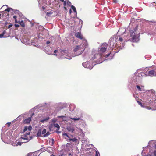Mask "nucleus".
Instances as JSON below:
<instances>
[{
  "label": "nucleus",
  "instance_id": "nucleus-41",
  "mask_svg": "<svg viewBox=\"0 0 156 156\" xmlns=\"http://www.w3.org/2000/svg\"><path fill=\"white\" fill-rule=\"evenodd\" d=\"M16 17H16V16H13V18L14 19H15V23H17V20H16Z\"/></svg>",
  "mask_w": 156,
  "mask_h": 156
},
{
  "label": "nucleus",
  "instance_id": "nucleus-64",
  "mask_svg": "<svg viewBox=\"0 0 156 156\" xmlns=\"http://www.w3.org/2000/svg\"><path fill=\"white\" fill-rule=\"evenodd\" d=\"M15 38H16V39H18V38H16V37Z\"/></svg>",
  "mask_w": 156,
  "mask_h": 156
},
{
  "label": "nucleus",
  "instance_id": "nucleus-17",
  "mask_svg": "<svg viewBox=\"0 0 156 156\" xmlns=\"http://www.w3.org/2000/svg\"><path fill=\"white\" fill-rule=\"evenodd\" d=\"M126 29L125 28H121L119 29L118 31L119 34H122L125 32Z\"/></svg>",
  "mask_w": 156,
  "mask_h": 156
},
{
  "label": "nucleus",
  "instance_id": "nucleus-59",
  "mask_svg": "<svg viewBox=\"0 0 156 156\" xmlns=\"http://www.w3.org/2000/svg\"><path fill=\"white\" fill-rule=\"evenodd\" d=\"M122 46H123H123H124V44H122Z\"/></svg>",
  "mask_w": 156,
  "mask_h": 156
},
{
  "label": "nucleus",
  "instance_id": "nucleus-39",
  "mask_svg": "<svg viewBox=\"0 0 156 156\" xmlns=\"http://www.w3.org/2000/svg\"><path fill=\"white\" fill-rule=\"evenodd\" d=\"M27 130V127L26 126L23 129L24 132L26 131Z\"/></svg>",
  "mask_w": 156,
  "mask_h": 156
},
{
  "label": "nucleus",
  "instance_id": "nucleus-38",
  "mask_svg": "<svg viewBox=\"0 0 156 156\" xmlns=\"http://www.w3.org/2000/svg\"><path fill=\"white\" fill-rule=\"evenodd\" d=\"M32 127L31 126H30L28 127H27V129L29 131H30L31 130Z\"/></svg>",
  "mask_w": 156,
  "mask_h": 156
},
{
  "label": "nucleus",
  "instance_id": "nucleus-58",
  "mask_svg": "<svg viewBox=\"0 0 156 156\" xmlns=\"http://www.w3.org/2000/svg\"><path fill=\"white\" fill-rule=\"evenodd\" d=\"M119 48H120L121 49H122V48L121 46H120L119 47Z\"/></svg>",
  "mask_w": 156,
  "mask_h": 156
},
{
  "label": "nucleus",
  "instance_id": "nucleus-30",
  "mask_svg": "<svg viewBox=\"0 0 156 156\" xmlns=\"http://www.w3.org/2000/svg\"><path fill=\"white\" fill-rule=\"evenodd\" d=\"M69 118H70L71 119L73 120L74 121H76L79 120L80 119V118H71L70 117H69Z\"/></svg>",
  "mask_w": 156,
  "mask_h": 156
},
{
  "label": "nucleus",
  "instance_id": "nucleus-7",
  "mask_svg": "<svg viewBox=\"0 0 156 156\" xmlns=\"http://www.w3.org/2000/svg\"><path fill=\"white\" fill-rule=\"evenodd\" d=\"M60 57L58 56V58H67L68 59L70 60L72 58L70 56V54H69L67 51L66 50H61L60 51Z\"/></svg>",
  "mask_w": 156,
  "mask_h": 156
},
{
  "label": "nucleus",
  "instance_id": "nucleus-23",
  "mask_svg": "<svg viewBox=\"0 0 156 156\" xmlns=\"http://www.w3.org/2000/svg\"><path fill=\"white\" fill-rule=\"evenodd\" d=\"M31 120V118L29 117L27 119H26L24 121V122L25 123L27 124L30 122Z\"/></svg>",
  "mask_w": 156,
  "mask_h": 156
},
{
  "label": "nucleus",
  "instance_id": "nucleus-55",
  "mask_svg": "<svg viewBox=\"0 0 156 156\" xmlns=\"http://www.w3.org/2000/svg\"><path fill=\"white\" fill-rule=\"evenodd\" d=\"M40 0H38L39 3V5L40 4Z\"/></svg>",
  "mask_w": 156,
  "mask_h": 156
},
{
  "label": "nucleus",
  "instance_id": "nucleus-3",
  "mask_svg": "<svg viewBox=\"0 0 156 156\" xmlns=\"http://www.w3.org/2000/svg\"><path fill=\"white\" fill-rule=\"evenodd\" d=\"M87 42L86 40H84L82 43L80 45L76 46L74 49V55L73 56V57L81 55L84 51V48L87 45Z\"/></svg>",
  "mask_w": 156,
  "mask_h": 156
},
{
  "label": "nucleus",
  "instance_id": "nucleus-60",
  "mask_svg": "<svg viewBox=\"0 0 156 156\" xmlns=\"http://www.w3.org/2000/svg\"><path fill=\"white\" fill-rule=\"evenodd\" d=\"M51 156H55V155H54L53 154H52Z\"/></svg>",
  "mask_w": 156,
  "mask_h": 156
},
{
  "label": "nucleus",
  "instance_id": "nucleus-57",
  "mask_svg": "<svg viewBox=\"0 0 156 156\" xmlns=\"http://www.w3.org/2000/svg\"><path fill=\"white\" fill-rule=\"evenodd\" d=\"M99 155L98 154H95V156H99Z\"/></svg>",
  "mask_w": 156,
  "mask_h": 156
},
{
  "label": "nucleus",
  "instance_id": "nucleus-56",
  "mask_svg": "<svg viewBox=\"0 0 156 156\" xmlns=\"http://www.w3.org/2000/svg\"><path fill=\"white\" fill-rule=\"evenodd\" d=\"M42 8L43 10H44L45 9L44 8L43 6L42 7Z\"/></svg>",
  "mask_w": 156,
  "mask_h": 156
},
{
  "label": "nucleus",
  "instance_id": "nucleus-31",
  "mask_svg": "<svg viewBox=\"0 0 156 156\" xmlns=\"http://www.w3.org/2000/svg\"><path fill=\"white\" fill-rule=\"evenodd\" d=\"M53 12L52 11H48L46 13V15L49 16H50L53 14Z\"/></svg>",
  "mask_w": 156,
  "mask_h": 156
},
{
  "label": "nucleus",
  "instance_id": "nucleus-18",
  "mask_svg": "<svg viewBox=\"0 0 156 156\" xmlns=\"http://www.w3.org/2000/svg\"><path fill=\"white\" fill-rule=\"evenodd\" d=\"M75 36L77 38H78L80 39H82L83 41L84 40H85L83 38L82 35L81 34L80 32H77L75 34Z\"/></svg>",
  "mask_w": 156,
  "mask_h": 156
},
{
  "label": "nucleus",
  "instance_id": "nucleus-42",
  "mask_svg": "<svg viewBox=\"0 0 156 156\" xmlns=\"http://www.w3.org/2000/svg\"><path fill=\"white\" fill-rule=\"evenodd\" d=\"M123 39L121 37L119 38V41L120 42H122V41Z\"/></svg>",
  "mask_w": 156,
  "mask_h": 156
},
{
  "label": "nucleus",
  "instance_id": "nucleus-8",
  "mask_svg": "<svg viewBox=\"0 0 156 156\" xmlns=\"http://www.w3.org/2000/svg\"><path fill=\"white\" fill-rule=\"evenodd\" d=\"M12 133L11 131H8L6 134V136H4V133H1V138L2 140L4 142H6L5 140L8 139L10 140L12 136Z\"/></svg>",
  "mask_w": 156,
  "mask_h": 156
},
{
  "label": "nucleus",
  "instance_id": "nucleus-25",
  "mask_svg": "<svg viewBox=\"0 0 156 156\" xmlns=\"http://www.w3.org/2000/svg\"><path fill=\"white\" fill-rule=\"evenodd\" d=\"M18 23L22 27H24L25 26V24L23 20L19 21L18 22Z\"/></svg>",
  "mask_w": 156,
  "mask_h": 156
},
{
  "label": "nucleus",
  "instance_id": "nucleus-44",
  "mask_svg": "<svg viewBox=\"0 0 156 156\" xmlns=\"http://www.w3.org/2000/svg\"><path fill=\"white\" fill-rule=\"evenodd\" d=\"M98 154L100 155V154L98 151H96V154Z\"/></svg>",
  "mask_w": 156,
  "mask_h": 156
},
{
  "label": "nucleus",
  "instance_id": "nucleus-43",
  "mask_svg": "<svg viewBox=\"0 0 156 156\" xmlns=\"http://www.w3.org/2000/svg\"><path fill=\"white\" fill-rule=\"evenodd\" d=\"M153 155L154 156H156V150L154 151Z\"/></svg>",
  "mask_w": 156,
  "mask_h": 156
},
{
  "label": "nucleus",
  "instance_id": "nucleus-1",
  "mask_svg": "<svg viewBox=\"0 0 156 156\" xmlns=\"http://www.w3.org/2000/svg\"><path fill=\"white\" fill-rule=\"evenodd\" d=\"M147 68L145 69V73L140 72V70H137L134 73L133 77V80L138 82L141 81L142 77L145 76H150L151 77L156 76V66L151 70H149L145 72Z\"/></svg>",
  "mask_w": 156,
  "mask_h": 156
},
{
  "label": "nucleus",
  "instance_id": "nucleus-10",
  "mask_svg": "<svg viewBox=\"0 0 156 156\" xmlns=\"http://www.w3.org/2000/svg\"><path fill=\"white\" fill-rule=\"evenodd\" d=\"M93 62L92 60L91 59L89 61H87L83 63H82V65L84 67L91 70L92 69L93 67Z\"/></svg>",
  "mask_w": 156,
  "mask_h": 156
},
{
  "label": "nucleus",
  "instance_id": "nucleus-47",
  "mask_svg": "<svg viewBox=\"0 0 156 156\" xmlns=\"http://www.w3.org/2000/svg\"><path fill=\"white\" fill-rule=\"evenodd\" d=\"M64 2V5L65 6L66 5V1H64L63 2Z\"/></svg>",
  "mask_w": 156,
  "mask_h": 156
},
{
  "label": "nucleus",
  "instance_id": "nucleus-51",
  "mask_svg": "<svg viewBox=\"0 0 156 156\" xmlns=\"http://www.w3.org/2000/svg\"><path fill=\"white\" fill-rule=\"evenodd\" d=\"M147 108L148 109H151V108L150 107H147Z\"/></svg>",
  "mask_w": 156,
  "mask_h": 156
},
{
  "label": "nucleus",
  "instance_id": "nucleus-15",
  "mask_svg": "<svg viewBox=\"0 0 156 156\" xmlns=\"http://www.w3.org/2000/svg\"><path fill=\"white\" fill-rule=\"evenodd\" d=\"M11 144L13 146H21V143L20 140V138L15 141H13L11 142Z\"/></svg>",
  "mask_w": 156,
  "mask_h": 156
},
{
  "label": "nucleus",
  "instance_id": "nucleus-63",
  "mask_svg": "<svg viewBox=\"0 0 156 156\" xmlns=\"http://www.w3.org/2000/svg\"><path fill=\"white\" fill-rule=\"evenodd\" d=\"M70 13H71V10H70Z\"/></svg>",
  "mask_w": 156,
  "mask_h": 156
},
{
  "label": "nucleus",
  "instance_id": "nucleus-49",
  "mask_svg": "<svg viewBox=\"0 0 156 156\" xmlns=\"http://www.w3.org/2000/svg\"><path fill=\"white\" fill-rule=\"evenodd\" d=\"M72 155H73V154H71V153H69L68 154V155H69V156H70V155H71V156H72Z\"/></svg>",
  "mask_w": 156,
  "mask_h": 156
},
{
  "label": "nucleus",
  "instance_id": "nucleus-46",
  "mask_svg": "<svg viewBox=\"0 0 156 156\" xmlns=\"http://www.w3.org/2000/svg\"><path fill=\"white\" fill-rule=\"evenodd\" d=\"M67 4L69 5L70 6L71 4V3L70 2L68 1V2H67Z\"/></svg>",
  "mask_w": 156,
  "mask_h": 156
},
{
  "label": "nucleus",
  "instance_id": "nucleus-45",
  "mask_svg": "<svg viewBox=\"0 0 156 156\" xmlns=\"http://www.w3.org/2000/svg\"><path fill=\"white\" fill-rule=\"evenodd\" d=\"M12 24H10L8 26V28H10L12 27Z\"/></svg>",
  "mask_w": 156,
  "mask_h": 156
},
{
  "label": "nucleus",
  "instance_id": "nucleus-48",
  "mask_svg": "<svg viewBox=\"0 0 156 156\" xmlns=\"http://www.w3.org/2000/svg\"><path fill=\"white\" fill-rule=\"evenodd\" d=\"M11 122H8L6 124H7L8 125V126H9L11 124Z\"/></svg>",
  "mask_w": 156,
  "mask_h": 156
},
{
  "label": "nucleus",
  "instance_id": "nucleus-4",
  "mask_svg": "<svg viewBox=\"0 0 156 156\" xmlns=\"http://www.w3.org/2000/svg\"><path fill=\"white\" fill-rule=\"evenodd\" d=\"M137 25L134 24L133 27L129 30L130 36L133 42H137L139 40V33L137 31Z\"/></svg>",
  "mask_w": 156,
  "mask_h": 156
},
{
  "label": "nucleus",
  "instance_id": "nucleus-62",
  "mask_svg": "<svg viewBox=\"0 0 156 156\" xmlns=\"http://www.w3.org/2000/svg\"><path fill=\"white\" fill-rule=\"evenodd\" d=\"M34 114V113H33V114H32V116H33Z\"/></svg>",
  "mask_w": 156,
  "mask_h": 156
},
{
  "label": "nucleus",
  "instance_id": "nucleus-27",
  "mask_svg": "<svg viewBox=\"0 0 156 156\" xmlns=\"http://www.w3.org/2000/svg\"><path fill=\"white\" fill-rule=\"evenodd\" d=\"M63 136H66V137H65V138L67 140H68V139L69 138V137L68 136L67 134L65 133H63Z\"/></svg>",
  "mask_w": 156,
  "mask_h": 156
},
{
  "label": "nucleus",
  "instance_id": "nucleus-24",
  "mask_svg": "<svg viewBox=\"0 0 156 156\" xmlns=\"http://www.w3.org/2000/svg\"><path fill=\"white\" fill-rule=\"evenodd\" d=\"M2 14L5 16L3 17V18H5L7 17L8 16L9 13L7 12H2Z\"/></svg>",
  "mask_w": 156,
  "mask_h": 156
},
{
  "label": "nucleus",
  "instance_id": "nucleus-5",
  "mask_svg": "<svg viewBox=\"0 0 156 156\" xmlns=\"http://www.w3.org/2000/svg\"><path fill=\"white\" fill-rule=\"evenodd\" d=\"M144 102L147 105L152 106L156 110V97L152 98L151 96H148Z\"/></svg>",
  "mask_w": 156,
  "mask_h": 156
},
{
  "label": "nucleus",
  "instance_id": "nucleus-29",
  "mask_svg": "<svg viewBox=\"0 0 156 156\" xmlns=\"http://www.w3.org/2000/svg\"><path fill=\"white\" fill-rule=\"evenodd\" d=\"M71 7L72 9H73V11L74 12L76 13V14L77 13V12L76 10V8L73 5H71Z\"/></svg>",
  "mask_w": 156,
  "mask_h": 156
},
{
  "label": "nucleus",
  "instance_id": "nucleus-40",
  "mask_svg": "<svg viewBox=\"0 0 156 156\" xmlns=\"http://www.w3.org/2000/svg\"><path fill=\"white\" fill-rule=\"evenodd\" d=\"M50 43V42L49 41H47V42H46V44H47V46H46L45 48L46 47H49L48 46V44H49Z\"/></svg>",
  "mask_w": 156,
  "mask_h": 156
},
{
  "label": "nucleus",
  "instance_id": "nucleus-32",
  "mask_svg": "<svg viewBox=\"0 0 156 156\" xmlns=\"http://www.w3.org/2000/svg\"><path fill=\"white\" fill-rule=\"evenodd\" d=\"M68 140H69V141H72L73 142H76L77 140L75 138L71 139L70 138H69Z\"/></svg>",
  "mask_w": 156,
  "mask_h": 156
},
{
  "label": "nucleus",
  "instance_id": "nucleus-33",
  "mask_svg": "<svg viewBox=\"0 0 156 156\" xmlns=\"http://www.w3.org/2000/svg\"><path fill=\"white\" fill-rule=\"evenodd\" d=\"M146 156H154V155L153 153L151 152V150L149 151V152L148 154Z\"/></svg>",
  "mask_w": 156,
  "mask_h": 156
},
{
  "label": "nucleus",
  "instance_id": "nucleus-61",
  "mask_svg": "<svg viewBox=\"0 0 156 156\" xmlns=\"http://www.w3.org/2000/svg\"><path fill=\"white\" fill-rule=\"evenodd\" d=\"M52 141H54V139H52Z\"/></svg>",
  "mask_w": 156,
  "mask_h": 156
},
{
  "label": "nucleus",
  "instance_id": "nucleus-35",
  "mask_svg": "<svg viewBox=\"0 0 156 156\" xmlns=\"http://www.w3.org/2000/svg\"><path fill=\"white\" fill-rule=\"evenodd\" d=\"M148 92L151 93L152 94H154V91L153 90H148Z\"/></svg>",
  "mask_w": 156,
  "mask_h": 156
},
{
  "label": "nucleus",
  "instance_id": "nucleus-21",
  "mask_svg": "<svg viewBox=\"0 0 156 156\" xmlns=\"http://www.w3.org/2000/svg\"><path fill=\"white\" fill-rule=\"evenodd\" d=\"M67 129L69 131L73 133L74 131V128L73 127L68 126L67 128Z\"/></svg>",
  "mask_w": 156,
  "mask_h": 156
},
{
  "label": "nucleus",
  "instance_id": "nucleus-20",
  "mask_svg": "<svg viewBox=\"0 0 156 156\" xmlns=\"http://www.w3.org/2000/svg\"><path fill=\"white\" fill-rule=\"evenodd\" d=\"M147 147H143V150L141 153V154L143 156H146L147 155L146 154L147 152Z\"/></svg>",
  "mask_w": 156,
  "mask_h": 156
},
{
  "label": "nucleus",
  "instance_id": "nucleus-16",
  "mask_svg": "<svg viewBox=\"0 0 156 156\" xmlns=\"http://www.w3.org/2000/svg\"><path fill=\"white\" fill-rule=\"evenodd\" d=\"M41 133L42 134L44 135V137L47 136L50 134V133L49 132H46V129H43L41 132Z\"/></svg>",
  "mask_w": 156,
  "mask_h": 156
},
{
  "label": "nucleus",
  "instance_id": "nucleus-54",
  "mask_svg": "<svg viewBox=\"0 0 156 156\" xmlns=\"http://www.w3.org/2000/svg\"><path fill=\"white\" fill-rule=\"evenodd\" d=\"M130 26H131V25L130 24L129 25V29L130 28Z\"/></svg>",
  "mask_w": 156,
  "mask_h": 156
},
{
  "label": "nucleus",
  "instance_id": "nucleus-2",
  "mask_svg": "<svg viewBox=\"0 0 156 156\" xmlns=\"http://www.w3.org/2000/svg\"><path fill=\"white\" fill-rule=\"evenodd\" d=\"M111 54V53H110L105 56L98 52V53H96L94 55L91 59L96 64H99L102 63L104 60L111 59L112 58V56H110Z\"/></svg>",
  "mask_w": 156,
  "mask_h": 156
},
{
  "label": "nucleus",
  "instance_id": "nucleus-11",
  "mask_svg": "<svg viewBox=\"0 0 156 156\" xmlns=\"http://www.w3.org/2000/svg\"><path fill=\"white\" fill-rule=\"evenodd\" d=\"M52 49L51 47H46L45 48V51H46V53L47 54L49 55H54L56 56H57V54H56V53L58 52V51L57 50H55L54 51V54L52 53V51L51 50Z\"/></svg>",
  "mask_w": 156,
  "mask_h": 156
},
{
  "label": "nucleus",
  "instance_id": "nucleus-28",
  "mask_svg": "<svg viewBox=\"0 0 156 156\" xmlns=\"http://www.w3.org/2000/svg\"><path fill=\"white\" fill-rule=\"evenodd\" d=\"M54 126L55 128H57L58 130H59V129H60V126L58 124H57V123L54 124Z\"/></svg>",
  "mask_w": 156,
  "mask_h": 156
},
{
  "label": "nucleus",
  "instance_id": "nucleus-14",
  "mask_svg": "<svg viewBox=\"0 0 156 156\" xmlns=\"http://www.w3.org/2000/svg\"><path fill=\"white\" fill-rule=\"evenodd\" d=\"M148 146L153 149H156V141L155 140H151L149 142Z\"/></svg>",
  "mask_w": 156,
  "mask_h": 156
},
{
  "label": "nucleus",
  "instance_id": "nucleus-19",
  "mask_svg": "<svg viewBox=\"0 0 156 156\" xmlns=\"http://www.w3.org/2000/svg\"><path fill=\"white\" fill-rule=\"evenodd\" d=\"M136 87L138 91H144L145 90L144 86H140L139 85H137L136 86Z\"/></svg>",
  "mask_w": 156,
  "mask_h": 156
},
{
  "label": "nucleus",
  "instance_id": "nucleus-12",
  "mask_svg": "<svg viewBox=\"0 0 156 156\" xmlns=\"http://www.w3.org/2000/svg\"><path fill=\"white\" fill-rule=\"evenodd\" d=\"M40 119V122L42 123H44V122H48L49 119V117L48 116H46L45 114H44L41 115L39 117Z\"/></svg>",
  "mask_w": 156,
  "mask_h": 156
},
{
  "label": "nucleus",
  "instance_id": "nucleus-37",
  "mask_svg": "<svg viewBox=\"0 0 156 156\" xmlns=\"http://www.w3.org/2000/svg\"><path fill=\"white\" fill-rule=\"evenodd\" d=\"M137 102L139 105H141V107H144V106H143V105H142V103L140 102L139 101H137Z\"/></svg>",
  "mask_w": 156,
  "mask_h": 156
},
{
  "label": "nucleus",
  "instance_id": "nucleus-50",
  "mask_svg": "<svg viewBox=\"0 0 156 156\" xmlns=\"http://www.w3.org/2000/svg\"><path fill=\"white\" fill-rule=\"evenodd\" d=\"M31 154L30 153H29L27 154V156H31Z\"/></svg>",
  "mask_w": 156,
  "mask_h": 156
},
{
  "label": "nucleus",
  "instance_id": "nucleus-36",
  "mask_svg": "<svg viewBox=\"0 0 156 156\" xmlns=\"http://www.w3.org/2000/svg\"><path fill=\"white\" fill-rule=\"evenodd\" d=\"M66 114H65V115H64L60 116H59L58 117V118H66Z\"/></svg>",
  "mask_w": 156,
  "mask_h": 156
},
{
  "label": "nucleus",
  "instance_id": "nucleus-13",
  "mask_svg": "<svg viewBox=\"0 0 156 156\" xmlns=\"http://www.w3.org/2000/svg\"><path fill=\"white\" fill-rule=\"evenodd\" d=\"M30 134V132H27V133L24 135L25 137H21L20 138V141L21 145L22 144L27 143L29 141L28 137H27V136L29 135Z\"/></svg>",
  "mask_w": 156,
  "mask_h": 156
},
{
  "label": "nucleus",
  "instance_id": "nucleus-53",
  "mask_svg": "<svg viewBox=\"0 0 156 156\" xmlns=\"http://www.w3.org/2000/svg\"><path fill=\"white\" fill-rule=\"evenodd\" d=\"M114 2H115V3L116 2H117V0H114Z\"/></svg>",
  "mask_w": 156,
  "mask_h": 156
},
{
  "label": "nucleus",
  "instance_id": "nucleus-22",
  "mask_svg": "<svg viewBox=\"0 0 156 156\" xmlns=\"http://www.w3.org/2000/svg\"><path fill=\"white\" fill-rule=\"evenodd\" d=\"M6 33V31L5 30H4L3 31L2 33L0 34V38H2V37H8V36L6 35H4Z\"/></svg>",
  "mask_w": 156,
  "mask_h": 156
},
{
  "label": "nucleus",
  "instance_id": "nucleus-52",
  "mask_svg": "<svg viewBox=\"0 0 156 156\" xmlns=\"http://www.w3.org/2000/svg\"><path fill=\"white\" fill-rule=\"evenodd\" d=\"M15 26L16 27H19V25L15 24Z\"/></svg>",
  "mask_w": 156,
  "mask_h": 156
},
{
  "label": "nucleus",
  "instance_id": "nucleus-34",
  "mask_svg": "<svg viewBox=\"0 0 156 156\" xmlns=\"http://www.w3.org/2000/svg\"><path fill=\"white\" fill-rule=\"evenodd\" d=\"M13 9H12V8H8L6 9H5V11L9 12V11H13Z\"/></svg>",
  "mask_w": 156,
  "mask_h": 156
},
{
  "label": "nucleus",
  "instance_id": "nucleus-26",
  "mask_svg": "<svg viewBox=\"0 0 156 156\" xmlns=\"http://www.w3.org/2000/svg\"><path fill=\"white\" fill-rule=\"evenodd\" d=\"M41 129H39L37 132V136L38 137H40L41 136Z\"/></svg>",
  "mask_w": 156,
  "mask_h": 156
},
{
  "label": "nucleus",
  "instance_id": "nucleus-6",
  "mask_svg": "<svg viewBox=\"0 0 156 156\" xmlns=\"http://www.w3.org/2000/svg\"><path fill=\"white\" fill-rule=\"evenodd\" d=\"M118 41V37L116 36H113L111 37L109 40V47L110 48L114 49L117 45L116 44V42Z\"/></svg>",
  "mask_w": 156,
  "mask_h": 156
},
{
  "label": "nucleus",
  "instance_id": "nucleus-9",
  "mask_svg": "<svg viewBox=\"0 0 156 156\" xmlns=\"http://www.w3.org/2000/svg\"><path fill=\"white\" fill-rule=\"evenodd\" d=\"M108 44L106 43L102 44L100 46L98 51V52L104 55V52L105 51L107 48Z\"/></svg>",
  "mask_w": 156,
  "mask_h": 156
}]
</instances>
